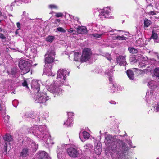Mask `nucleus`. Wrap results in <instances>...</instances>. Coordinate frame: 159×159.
Masks as SVG:
<instances>
[{"label": "nucleus", "mask_w": 159, "mask_h": 159, "mask_svg": "<svg viewBox=\"0 0 159 159\" xmlns=\"http://www.w3.org/2000/svg\"><path fill=\"white\" fill-rule=\"evenodd\" d=\"M105 142L106 144L109 145V148L113 152H119L120 148H121L120 150L124 152L128 149V147L125 144L121 147L120 143L122 144V141L119 140L117 141L116 139H115L111 135H108L105 138Z\"/></svg>", "instance_id": "nucleus-1"}, {"label": "nucleus", "mask_w": 159, "mask_h": 159, "mask_svg": "<svg viewBox=\"0 0 159 159\" xmlns=\"http://www.w3.org/2000/svg\"><path fill=\"white\" fill-rule=\"evenodd\" d=\"M33 129H31L29 131L32 133L37 137L39 138H46L48 137L47 140V143L49 144H53V142L51 139V136L46 131L45 127L42 125H35L33 128Z\"/></svg>", "instance_id": "nucleus-2"}, {"label": "nucleus", "mask_w": 159, "mask_h": 159, "mask_svg": "<svg viewBox=\"0 0 159 159\" xmlns=\"http://www.w3.org/2000/svg\"><path fill=\"white\" fill-rule=\"evenodd\" d=\"M55 55L54 51L52 49L48 51L45 55V68L44 72L48 76H53L54 75L51 72V69L52 67L51 63L54 61Z\"/></svg>", "instance_id": "nucleus-3"}, {"label": "nucleus", "mask_w": 159, "mask_h": 159, "mask_svg": "<svg viewBox=\"0 0 159 159\" xmlns=\"http://www.w3.org/2000/svg\"><path fill=\"white\" fill-rule=\"evenodd\" d=\"M62 85L57 82H54L53 84L49 85H46L47 89L50 92L57 96L61 94L63 92V90L60 88V86Z\"/></svg>", "instance_id": "nucleus-4"}, {"label": "nucleus", "mask_w": 159, "mask_h": 159, "mask_svg": "<svg viewBox=\"0 0 159 159\" xmlns=\"http://www.w3.org/2000/svg\"><path fill=\"white\" fill-rule=\"evenodd\" d=\"M69 74V72L66 70L59 69L57 73V82L62 85L66 84V75H68Z\"/></svg>", "instance_id": "nucleus-5"}, {"label": "nucleus", "mask_w": 159, "mask_h": 159, "mask_svg": "<svg viewBox=\"0 0 159 159\" xmlns=\"http://www.w3.org/2000/svg\"><path fill=\"white\" fill-rule=\"evenodd\" d=\"M31 66V64L28 61L20 60L19 62V66L22 70L21 74L24 75L29 72Z\"/></svg>", "instance_id": "nucleus-6"}, {"label": "nucleus", "mask_w": 159, "mask_h": 159, "mask_svg": "<svg viewBox=\"0 0 159 159\" xmlns=\"http://www.w3.org/2000/svg\"><path fill=\"white\" fill-rule=\"evenodd\" d=\"M49 96L46 95L45 92H38L35 101L40 103H45L46 102L50 99Z\"/></svg>", "instance_id": "nucleus-7"}, {"label": "nucleus", "mask_w": 159, "mask_h": 159, "mask_svg": "<svg viewBox=\"0 0 159 159\" xmlns=\"http://www.w3.org/2000/svg\"><path fill=\"white\" fill-rule=\"evenodd\" d=\"M92 52L90 49L89 48H85L83 50L81 61L85 62L88 61L91 57Z\"/></svg>", "instance_id": "nucleus-8"}, {"label": "nucleus", "mask_w": 159, "mask_h": 159, "mask_svg": "<svg viewBox=\"0 0 159 159\" xmlns=\"http://www.w3.org/2000/svg\"><path fill=\"white\" fill-rule=\"evenodd\" d=\"M110 11L111 9L110 7H104L103 9L101 11L99 15V17L102 19V20L105 18H108Z\"/></svg>", "instance_id": "nucleus-9"}, {"label": "nucleus", "mask_w": 159, "mask_h": 159, "mask_svg": "<svg viewBox=\"0 0 159 159\" xmlns=\"http://www.w3.org/2000/svg\"><path fill=\"white\" fill-rule=\"evenodd\" d=\"M111 28L107 27L101 34H93L90 35L91 37L92 38L94 37L96 39L101 38L103 35H104L107 32H113V31L111 30Z\"/></svg>", "instance_id": "nucleus-10"}, {"label": "nucleus", "mask_w": 159, "mask_h": 159, "mask_svg": "<svg viewBox=\"0 0 159 159\" xmlns=\"http://www.w3.org/2000/svg\"><path fill=\"white\" fill-rule=\"evenodd\" d=\"M67 152L70 156L73 157H76L78 154L76 149L73 148H70L68 149Z\"/></svg>", "instance_id": "nucleus-11"}, {"label": "nucleus", "mask_w": 159, "mask_h": 159, "mask_svg": "<svg viewBox=\"0 0 159 159\" xmlns=\"http://www.w3.org/2000/svg\"><path fill=\"white\" fill-rule=\"evenodd\" d=\"M31 86L33 89L38 92L40 89L39 81L36 80H33L31 84Z\"/></svg>", "instance_id": "nucleus-12"}, {"label": "nucleus", "mask_w": 159, "mask_h": 159, "mask_svg": "<svg viewBox=\"0 0 159 159\" xmlns=\"http://www.w3.org/2000/svg\"><path fill=\"white\" fill-rule=\"evenodd\" d=\"M116 61L120 66H125L127 64L125 61V57L122 56H119L116 58Z\"/></svg>", "instance_id": "nucleus-13"}, {"label": "nucleus", "mask_w": 159, "mask_h": 159, "mask_svg": "<svg viewBox=\"0 0 159 159\" xmlns=\"http://www.w3.org/2000/svg\"><path fill=\"white\" fill-rule=\"evenodd\" d=\"M37 157L39 159H47L48 156L44 151H39L37 154Z\"/></svg>", "instance_id": "nucleus-14"}, {"label": "nucleus", "mask_w": 159, "mask_h": 159, "mask_svg": "<svg viewBox=\"0 0 159 159\" xmlns=\"http://www.w3.org/2000/svg\"><path fill=\"white\" fill-rule=\"evenodd\" d=\"M77 31L79 34H86L87 32L86 28L83 26H79L77 28Z\"/></svg>", "instance_id": "nucleus-15"}, {"label": "nucleus", "mask_w": 159, "mask_h": 159, "mask_svg": "<svg viewBox=\"0 0 159 159\" xmlns=\"http://www.w3.org/2000/svg\"><path fill=\"white\" fill-rule=\"evenodd\" d=\"M111 88L113 90L112 92H114L115 91H119L122 90L124 89L122 87L116 84H112Z\"/></svg>", "instance_id": "nucleus-16"}, {"label": "nucleus", "mask_w": 159, "mask_h": 159, "mask_svg": "<svg viewBox=\"0 0 159 159\" xmlns=\"http://www.w3.org/2000/svg\"><path fill=\"white\" fill-rule=\"evenodd\" d=\"M66 147L65 145L62 144L61 145V147L59 146L57 147V153L58 157V156L60 155L62 152L64 151V150L66 149Z\"/></svg>", "instance_id": "nucleus-17"}, {"label": "nucleus", "mask_w": 159, "mask_h": 159, "mask_svg": "<svg viewBox=\"0 0 159 159\" xmlns=\"http://www.w3.org/2000/svg\"><path fill=\"white\" fill-rule=\"evenodd\" d=\"M115 66V65L112 66V68L110 70V72L108 71V72H106V73H107V75L109 76V81L111 82H112L113 80V79L112 78V73L114 71V70H113V69L114 68Z\"/></svg>", "instance_id": "nucleus-18"}, {"label": "nucleus", "mask_w": 159, "mask_h": 159, "mask_svg": "<svg viewBox=\"0 0 159 159\" xmlns=\"http://www.w3.org/2000/svg\"><path fill=\"white\" fill-rule=\"evenodd\" d=\"M95 152L97 155L100 154L101 152V146L100 144H98L94 149Z\"/></svg>", "instance_id": "nucleus-19"}, {"label": "nucleus", "mask_w": 159, "mask_h": 159, "mask_svg": "<svg viewBox=\"0 0 159 159\" xmlns=\"http://www.w3.org/2000/svg\"><path fill=\"white\" fill-rule=\"evenodd\" d=\"M127 74L129 79L133 80L134 78V75L133 72L130 70H128L127 71Z\"/></svg>", "instance_id": "nucleus-20"}, {"label": "nucleus", "mask_w": 159, "mask_h": 159, "mask_svg": "<svg viewBox=\"0 0 159 159\" xmlns=\"http://www.w3.org/2000/svg\"><path fill=\"white\" fill-rule=\"evenodd\" d=\"M84 151H90L93 148V146L90 143H88L84 146Z\"/></svg>", "instance_id": "nucleus-21"}, {"label": "nucleus", "mask_w": 159, "mask_h": 159, "mask_svg": "<svg viewBox=\"0 0 159 159\" xmlns=\"http://www.w3.org/2000/svg\"><path fill=\"white\" fill-rule=\"evenodd\" d=\"M73 124L72 120L71 118H68L67 120L64 122V125L66 126H71Z\"/></svg>", "instance_id": "nucleus-22"}, {"label": "nucleus", "mask_w": 159, "mask_h": 159, "mask_svg": "<svg viewBox=\"0 0 159 159\" xmlns=\"http://www.w3.org/2000/svg\"><path fill=\"white\" fill-rule=\"evenodd\" d=\"M74 60L75 61H81V58H80V54L78 52H75L74 54Z\"/></svg>", "instance_id": "nucleus-23"}, {"label": "nucleus", "mask_w": 159, "mask_h": 159, "mask_svg": "<svg viewBox=\"0 0 159 159\" xmlns=\"http://www.w3.org/2000/svg\"><path fill=\"white\" fill-rule=\"evenodd\" d=\"M3 139L5 141L10 142L13 140L12 136L9 134H7L3 137Z\"/></svg>", "instance_id": "nucleus-24"}, {"label": "nucleus", "mask_w": 159, "mask_h": 159, "mask_svg": "<svg viewBox=\"0 0 159 159\" xmlns=\"http://www.w3.org/2000/svg\"><path fill=\"white\" fill-rule=\"evenodd\" d=\"M31 148L32 149L33 152L35 151L38 148V145L36 144L35 143L32 141L30 145Z\"/></svg>", "instance_id": "nucleus-25"}, {"label": "nucleus", "mask_w": 159, "mask_h": 159, "mask_svg": "<svg viewBox=\"0 0 159 159\" xmlns=\"http://www.w3.org/2000/svg\"><path fill=\"white\" fill-rule=\"evenodd\" d=\"M28 149L26 148H25L22 150L20 155L23 157L26 156L28 155Z\"/></svg>", "instance_id": "nucleus-26"}, {"label": "nucleus", "mask_w": 159, "mask_h": 159, "mask_svg": "<svg viewBox=\"0 0 159 159\" xmlns=\"http://www.w3.org/2000/svg\"><path fill=\"white\" fill-rule=\"evenodd\" d=\"M155 82L153 80H152L148 82V86L150 88H155L157 86L155 85Z\"/></svg>", "instance_id": "nucleus-27"}, {"label": "nucleus", "mask_w": 159, "mask_h": 159, "mask_svg": "<svg viewBox=\"0 0 159 159\" xmlns=\"http://www.w3.org/2000/svg\"><path fill=\"white\" fill-rule=\"evenodd\" d=\"M54 39V36L52 35H49L45 38L46 41L49 43L52 42Z\"/></svg>", "instance_id": "nucleus-28"}, {"label": "nucleus", "mask_w": 159, "mask_h": 159, "mask_svg": "<svg viewBox=\"0 0 159 159\" xmlns=\"http://www.w3.org/2000/svg\"><path fill=\"white\" fill-rule=\"evenodd\" d=\"M128 50L129 52L131 53H136L139 52L137 49L132 47H130L128 48Z\"/></svg>", "instance_id": "nucleus-29"}, {"label": "nucleus", "mask_w": 159, "mask_h": 159, "mask_svg": "<svg viewBox=\"0 0 159 159\" xmlns=\"http://www.w3.org/2000/svg\"><path fill=\"white\" fill-rule=\"evenodd\" d=\"M136 45L139 46H142L143 45V42L141 38H139L136 41Z\"/></svg>", "instance_id": "nucleus-30"}, {"label": "nucleus", "mask_w": 159, "mask_h": 159, "mask_svg": "<svg viewBox=\"0 0 159 159\" xmlns=\"http://www.w3.org/2000/svg\"><path fill=\"white\" fill-rule=\"evenodd\" d=\"M84 139H87L89 138L90 136V134L86 131H84L82 133Z\"/></svg>", "instance_id": "nucleus-31"}, {"label": "nucleus", "mask_w": 159, "mask_h": 159, "mask_svg": "<svg viewBox=\"0 0 159 159\" xmlns=\"http://www.w3.org/2000/svg\"><path fill=\"white\" fill-rule=\"evenodd\" d=\"M144 27H148L151 24V21L150 20H148L147 19H144Z\"/></svg>", "instance_id": "nucleus-32"}, {"label": "nucleus", "mask_w": 159, "mask_h": 159, "mask_svg": "<svg viewBox=\"0 0 159 159\" xmlns=\"http://www.w3.org/2000/svg\"><path fill=\"white\" fill-rule=\"evenodd\" d=\"M115 39H121L122 40H126L127 39V37H124L123 36H117L115 37Z\"/></svg>", "instance_id": "nucleus-33"}, {"label": "nucleus", "mask_w": 159, "mask_h": 159, "mask_svg": "<svg viewBox=\"0 0 159 159\" xmlns=\"http://www.w3.org/2000/svg\"><path fill=\"white\" fill-rule=\"evenodd\" d=\"M154 75L157 77H159V69L156 68L154 69Z\"/></svg>", "instance_id": "nucleus-34"}, {"label": "nucleus", "mask_w": 159, "mask_h": 159, "mask_svg": "<svg viewBox=\"0 0 159 159\" xmlns=\"http://www.w3.org/2000/svg\"><path fill=\"white\" fill-rule=\"evenodd\" d=\"M151 37H152L153 39H157L158 37V36L157 33H155L152 31V34L151 36Z\"/></svg>", "instance_id": "nucleus-35"}, {"label": "nucleus", "mask_w": 159, "mask_h": 159, "mask_svg": "<svg viewBox=\"0 0 159 159\" xmlns=\"http://www.w3.org/2000/svg\"><path fill=\"white\" fill-rule=\"evenodd\" d=\"M48 7L51 9H57L58 8V7L57 5H54V4L49 5L48 6Z\"/></svg>", "instance_id": "nucleus-36"}, {"label": "nucleus", "mask_w": 159, "mask_h": 159, "mask_svg": "<svg viewBox=\"0 0 159 159\" xmlns=\"http://www.w3.org/2000/svg\"><path fill=\"white\" fill-rule=\"evenodd\" d=\"M9 116L8 115L4 117V121L6 123H7L9 121Z\"/></svg>", "instance_id": "nucleus-37"}, {"label": "nucleus", "mask_w": 159, "mask_h": 159, "mask_svg": "<svg viewBox=\"0 0 159 159\" xmlns=\"http://www.w3.org/2000/svg\"><path fill=\"white\" fill-rule=\"evenodd\" d=\"M152 31L156 33L157 32H159V26H157V27H154L152 30Z\"/></svg>", "instance_id": "nucleus-38"}, {"label": "nucleus", "mask_w": 159, "mask_h": 159, "mask_svg": "<svg viewBox=\"0 0 159 159\" xmlns=\"http://www.w3.org/2000/svg\"><path fill=\"white\" fill-rule=\"evenodd\" d=\"M154 109L156 112L159 111V102L155 105Z\"/></svg>", "instance_id": "nucleus-39"}, {"label": "nucleus", "mask_w": 159, "mask_h": 159, "mask_svg": "<svg viewBox=\"0 0 159 159\" xmlns=\"http://www.w3.org/2000/svg\"><path fill=\"white\" fill-rule=\"evenodd\" d=\"M58 31H60L61 32H66V31L65 30L63 29L62 27H58L56 29Z\"/></svg>", "instance_id": "nucleus-40"}, {"label": "nucleus", "mask_w": 159, "mask_h": 159, "mask_svg": "<svg viewBox=\"0 0 159 159\" xmlns=\"http://www.w3.org/2000/svg\"><path fill=\"white\" fill-rule=\"evenodd\" d=\"M146 65L144 64V63H139L138 65V67L139 68L143 69L145 68Z\"/></svg>", "instance_id": "nucleus-41"}, {"label": "nucleus", "mask_w": 159, "mask_h": 159, "mask_svg": "<svg viewBox=\"0 0 159 159\" xmlns=\"http://www.w3.org/2000/svg\"><path fill=\"white\" fill-rule=\"evenodd\" d=\"M63 15V13L61 12L56 13L55 15V16L57 17H61Z\"/></svg>", "instance_id": "nucleus-42"}, {"label": "nucleus", "mask_w": 159, "mask_h": 159, "mask_svg": "<svg viewBox=\"0 0 159 159\" xmlns=\"http://www.w3.org/2000/svg\"><path fill=\"white\" fill-rule=\"evenodd\" d=\"M22 85L23 86L25 87H26L28 88V84L26 80H24L23 82L22 83Z\"/></svg>", "instance_id": "nucleus-43"}, {"label": "nucleus", "mask_w": 159, "mask_h": 159, "mask_svg": "<svg viewBox=\"0 0 159 159\" xmlns=\"http://www.w3.org/2000/svg\"><path fill=\"white\" fill-rule=\"evenodd\" d=\"M18 1H19L20 2H24L26 3H28L29 2V0H15L16 2H17Z\"/></svg>", "instance_id": "nucleus-44"}, {"label": "nucleus", "mask_w": 159, "mask_h": 159, "mask_svg": "<svg viewBox=\"0 0 159 159\" xmlns=\"http://www.w3.org/2000/svg\"><path fill=\"white\" fill-rule=\"evenodd\" d=\"M68 31L70 33H72L73 34H74L76 33V31L73 30L72 28H70L68 30Z\"/></svg>", "instance_id": "nucleus-45"}, {"label": "nucleus", "mask_w": 159, "mask_h": 159, "mask_svg": "<svg viewBox=\"0 0 159 159\" xmlns=\"http://www.w3.org/2000/svg\"><path fill=\"white\" fill-rule=\"evenodd\" d=\"M68 118H71L72 120V116H73V113L72 112H69L68 113Z\"/></svg>", "instance_id": "nucleus-46"}, {"label": "nucleus", "mask_w": 159, "mask_h": 159, "mask_svg": "<svg viewBox=\"0 0 159 159\" xmlns=\"http://www.w3.org/2000/svg\"><path fill=\"white\" fill-rule=\"evenodd\" d=\"M148 14L150 15H156V12L155 11H150L148 12Z\"/></svg>", "instance_id": "nucleus-47"}, {"label": "nucleus", "mask_w": 159, "mask_h": 159, "mask_svg": "<svg viewBox=\"0 0 159 159\" xmlns=\"http://www.w3.org/2000/svg\"><path fill=\"white\" fill-rule=\"evenodd\" d=\"M16 25L17 27L18 28V30H20L21 28V25L20 22H18L16 23Z\"/></svg>", "instance_id": "nucleus-48"}, {"label": "nucleus", "mask_w": 159, "mask_h": 159, "mask_svg": "<svg viewBox=\"0 0 159 159\" xmlns=\"http://www.w3.org/2000/svg\"><path fill=\"white\" fill-rule=\"evenodd\" d=\"M0 38L2 39H5L6 38L3 34H0Z\"/></svg>", "instance_id": "nucleus-49"}, {"label": "nucleus", "mask_w": 159, "mask_h": 159, "mask_svg": "<svg viewBox=\"0 0 159 159\" xmlns=\"http://www.w3.org/2000/svg\"><path fill=\"white\" fill-rule=\"evenodd\" d=\"M109 103L112 104H116V102L112 100L110 101Z\"/></svg>", "instance_id": "nucleus-50"}, {"label": "nucleus", "mask_w": 159, "mask_h": 159, "mask_svg": "<svg viewBox=\"0 0 159 159\" xmlns=\"http://www.w3.org/2000/svg\"><path fill=\"white\" fill-rule=\"evenodd\" d=\"M16 102H17V103H18V102H17V100H14L12 102V104L13 105V106L15 107H16V106L15 105H14V104L15 103H16Z\"/></svg>", "instance_id": "nucleus-51"}, {"label": "nucleus", "mask_w": 159, "mask_h": 159, "mask_svg": "<svg viewBox=\"0 0 159 159\" xmlns=\"http://www.w3.org/2000/svg\"><path fill=\"white\" fill-rule=\"evenodd\" d=\"M28 14L27 13H26V12L25 11H24L23 12V15H22V16H28Z\"/></svg>", "instance_id": "nucleus-52"}, {"label": "nucleus", "mask_w": 159, "mask_h": 159, "mask_svg": "<svg viewBox=\"0 0 159 159\" xmlns=\"http://www.w3.org/2000/svg\"><path fill=\"white\" fill-rule=\"evenodd\" d=\"M60 20L59 19H57L55 21V23L56 24H57L58 23H59L60 22Z\"/></svg>", "instance_id": "nucleus-53"}, {"label": "nucleus", "mask_w": 159, "mask_h": 159, "mask_svg": "<svg viewBox=\"0 0 159 159\" xmlns=\"http://www.w3.org/2000/svg\"><path fill=\"white\" fill-rule=\"evenodd\" d=\"M107 56H108V57H107V60H110L111 59V57L110 55H108Z\"/></svg>", "instance_id": "nucleus-54"}, {"label": "nucleus", "mask_w": 159, "mask_h": 159, "mask_svg": "<svg viewBox=\"0 0 159 159\" xmlns=\"http://www.w3.org/2000/svg\"><path fill=\"white\" fill-rule=\"evenodd\" d=\"M18 30V29H17V30L16 31L15 33H16V34H17V33H18L17 30Z\"/></svg>", "instance_id": "nucleus-55"}, {"label": "nucleus", "mask_w": 159, "mask_h": 159, "mask_svg": "<svg viewBox=\"0 0 159 159\" xmlns=\"http://www.w3.org/2000/svg\"><path fill=\"white\" fill-rule=\"evenodd\" d=\"M152 93H153V92H152V90H151V92H150V94H151H151H152Z\"/></svg>", "instance_id": "nucleus-56"}, {"label": "nucleus", "mask_w": 159, "mask_h": 159, "mask_svg": "<svg viewBox=\"0 0 159 159\" xmlns=\"http://www.w3.org/2000/svg\"><path fill=\"white\" fill-rule=\"evenodd\" d=\"M141 59H142L143 58V57H140Z\"/></svg>", "instance_id": "nucleus-57"}, {"label": "nucleus", "mask_w": 159, "mask_h": 159, "mask_svg": "<svg viewBox=\"0 0 159 159\" xmlns=\"http://www.w3.org/2000/svg\"><path fill=\"white\" fill-rule=\"evenodd\" d=\"M9 16H12V15L11 14H10V15H9Z\"/></svg>", "instance_id": "nucleus-58"}, {"label": "nucleus", "mask_w": 159, "mask_h": 159, "mask_svg": "<svg viewBox=\"0 0 159 159\" xmlns=\"http://www.w3.org/2000/svg\"><path fill=\"white\" fill-rule=\"evenodd\" d=\"M2 14L1 12H0V16Z\"/></svg>", "instance_id": "nucleus-59"}, {"label": "nucleus", "mask_w": 159, "mask_h": 159, "mask_svg": "<svg viewBox=\"0 0 159 159\" xmlns=\"http://www.w3.org/2000/svg\"><path fill=\"white\" fill-rule=\"evenodd\" d=\"M12 9H13L12 8H11V11L12 10Z\"/></svg>", "instance_id": "nucleus-60"}, {"label": "nucleus", "mask_w": 159, "mask_h": 159, "mask_svg": "<svg viewBox=\"0 0 159 159\" xmlns=\"http://www.w3.org/2000/svg\"><path fill=\"white\" fill-rule=\"evenodd\" d=\"M125 135L126 136V133H125Z\"/></svg>", "instance_id": "nucleus-61"}, {"label": "nucleus", "mask_w": 159, "mask_h": 159, "mask_svg": "<svg viewBox=\"0 0 159 159\" xmlns=\"http://www.w3.org/2000/svg\"><path fill=\"white\" fill-rule=\"evenodd\" d=\"M80 134H79V135H80Z\"/></svg>", "instance_id": "nucleus-62"}, {"label": "nucleus", "mask_w": 159, "mask_h": 159, "mask_svg": "<svg viewBox=\"0 0 159 159\" xmlns=\"http://www.w3.org/2000/svg\"><path fill=\"white\" fill-rule=\"evenodd\" d=\"M0 22H1V21L0 20Z\"/></svg>", "instance_id": "nucleus-63"}]
</instances>
